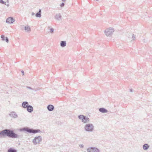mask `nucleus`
<instances>
[{
	"mask_svg": "<svg viewBox=\"0 0 152 152\" xmlns=\"http://www.w3.org/2000/svg\"><path fill=\"white\" fill-rule=\"evenodd\" d=\"M41 10L39 9L38 12L37 13L35 14V16L37 17L40 18L41 17Z\"/></svg>",
	"mask_w": 152,
	"mask_h": 152,
	"instance_id": "obj_15",
	"label": "nucleus"
},
{
	"mask_svg": "<svg viewBox=\"0 0 152 152\" xmlns=\"http://www.w3.org/2000/svg\"><path fill=\"white\" fill-rule=\"evenodd\" d=\"M130 92H132L133 91V90L132 89H130Z\"/></svg>",
	"mask_w": 152,
	"mask_h": 152,
	"instance_id": "obj_29",
	"label": "nucleus"
},
{
	"mask_svg": "<svg viewBox=\"0 0 152 152\" xmlns=\"http://www.w3.org/2000/svg\"><path fill=\"white\" fill-rule=\"evenodd\" d=\"M26 109L27 111L30 113H32L33 110V107L30 105H29Z\"/></svg>",
	"mask_w": 152,
	"mask_h": 152,
	"instance_id": "obj_11",
	"label": "nucleus"
},
{
	"mask_svg": "<svg viewBox=\"0 0 152 152\" xmlns=\"http://www.w3.org/2000/svg\"><path fill=\"white\" fill-rule=\"evenodd\" d=\"M0 3L4 4H6V2L4 1L3 0H0Z\"/></svg>",
	"mask_w": 152,
	"mask_h": 152,
	"instance_id": "obj_20",
	"label": "nucleus"
},
{
	"mask_svg": "<svg viewBox=\"0 0 152 152\" xmlns=\"http://www.w3.org/2000/svg\"><path fill=\"white\" fill-rule=\"evenodd\" d=\"M17 150L12 148H10L7 150V152H17Z\"/></svg>",
	"mask_w": 152,
	"mask_h": 152,
	"instance_id": "obj_16",
	"label": "nucleus"
},
{
	"mask_svg": "<svg viewBox=\"0 0 152 152\" xmlns=\"http://www.w3.org/2000/svg\"><path fill=\"white\" fill-rule=\"evenodd\" d=\"M132 36V38L133 40H135L136 39V37L135 35L134 34H132L131 35V36Z\"/></svg>",
	"mask_w": 152,
	"mask_h": 152,
	"instance_id": "obj_21",
	"label": "nucleus"
},
{
	"mask_svg": "<svg viewBox=\"0 0 152 152\" xmlns=\"http://www.w3.org/2000/svg\"><path fill=\"white\" fill-rule=\"evenodd\" d=\"M9 115L11 117L14 118H16L18 117V115L14 111L11 112Z\"/></svg>",
	"mask_w": 152,
	"mask_h": 152,
	"instance_id": "obj_9",
	"label": "nucleus"
},
{
	"mask_svg": "<svg viewBox=\"0 0 152 152\" xmlns=\"http://www.w3.org/2000/svg\"><path fill=\"white\" fill-rule=\"evenodd\" d=\"M19 130L20 132H26L30 134L33 133L34 134L39 133L41 132L40 130L39 129H34L27 127H24L20 129Z\"/></svg>",
	"mask_w": 152,
	"mask_h": 152,
	"instance_id": "obj_2",
	"label": "nucleus"
},
{
	"mask_svg": "<svg viewBox=\"0 0 152 152\" xmlns=\"http://www.w3.org/2000/svg\"><path fill=\"white\" fill-rule=\"evenodd\" d=\"M65 4L64 3H62L60 5V6L61 7H63L64 6Z\"/></svg>",
	"mask_w": 152,
	"mask_h": 152,
	"instance_id": "obj_24",
	"label": "nucleus"
},
{
	"mask_svg": "<svg viewBox=\"0 0 152 152\" xmlns=\"http://www.w3.org/2000/svg\"><path fill=\"white\" fill-rule=\"evenodd\" d=\"M79 146L80 148H83L84 147V145L82 144L80 145Z\"/></svg>",
	"mask_w": 152,
	"mask_h": 152,
	"instance_id": "obj_27",
	"label": "nucleus"
},
{
	"mask_svg": "<svg viewBox=\"0 0 152 152\" xmlns=\"http://www.w3.org/2000/svg\"><path fill=\"white\" fill-rule=\"evenodd\" d=\"M7 136L9 137L17 138L20 137V135L15 133L14 131L10 129H6L2 131H0V138Z\"/></svg>",
	"mask_w": 152,
	"mask_h": 152,
	"instance_id": "obj_1",
	"label": "nucleus"
},
{
	"mask_svg": "<svg viewBox=\"0 0 152 152\" xmlns=\"http://www.w3.org/2000/svg\"><path fill=\"white\" fill-rule=\"evenodd\" d=\"M39 90V88H37V90H35V91H36V90Z\"/></svg>",
	"mask_w": 152,
	"mask_h": 152,
	"instance_id": "obj_33",
	"label": "nucleus"
},
{
	"mask_svg": "<svg viewBox=\"0 0 152 152\" xmlns=\"http://www.w3.org/2000/svg\"><path fill=\"white\" fill-rule=\"evenodd\" d=\"M42 140V138L41 136L36 137L33 140L32 142L34 145H36L38 143H39Z\"/></svg>",
	"mask_w": 152,
	"mask_h": 152,
	"instance_id": "obj_6",
	"label": "nucleus"
},
{
	"mask_svg": "<svg viewBox=\"0 0 152 152\" xmlns=\"http://www.w3.org/2000/svg\"><path fill=\"white\" fill-rule=\"evenodd\" d=\"M22 105L23 107L25 109H26L29 105L28 102L26 101H25L23 102Z\"/></svg>",
	"mask_w": 152,
	"mask_h": 152,
	"instance_id": "obj_10",
	"label": "nucleus"
},
{
	"mask_svg": "<svg viewBox=\"0 0 152 152\" xmlns=\"http://www.w3.org/2000/svg\"><path fill=\"white\" fill-rule=\"evenodd\" d=\"M6 2L7 3H9V0H7V1H6Z\"/></svg>",
	"mask_w": 152,
	"mask_h": 152,
	"instance_id": "obj_31",
	"label": "nucleus"
},
{
	"mask_svg": "<svg viewBox=\"0 0 152 152\" xmlns=\"http://www.w3.org/2000/svg\"><path fill=\"white\" fill-rule=\"evenodd\" d=\"M79 119L81 120L82 122L84 123L87 124L89 122L90 119L87 117L83 115H80L78 116Z\"/></svg>",
	"mask_w": 152,
	"mask_h": 152,
	"instance_id": "obj_4",
	"label": "nucleus"
},
{
	"mask_svg": "<svg viewBox=\"0 0 152 152\" xmlns=\"http://www.w3.org/2000/svg\"><path fill=\"white\" fill-rule=\"evenodd\" d=\"M66 42L65 41H61L60 44V46L62 47H64L66 45Z\"/></svg>",
	"mask_w": 152,
	"mask_h": 152,
	"instance_id": "obj_17",
	"label": "nucleus"
},
{
	"mask_svg": "<svg viewBox=\"0 0 152 152\" xmlns=\"http://www.w3.org/2000/svg\"><path fill=\"white\" fill-rule=\"evenodd\" d=\"M21 27H22V28H23V27H24V26L23 25V26H21Z\"/></svg>",
	"mask_w": 152,
	"mask_h": 152,
	"instance_id": "obj_35",
	"label": "nucleus"
},
{
	"mask_svg": "<svg viewBox=\"0 0 152 152\" xmlns=\"http://www.w3.org/2000/svg\"><path fill=\"white\" fill-rule=\"evenodd\" d=\"M114 32V29L109 28L105 30L104 33L107 36H111Z\"/></svg>",
	"mask_w": 152,
	"mask_h": 152,
	"instance_id": "obj_5",
	"label": "nucleus"
},
{
	"mask_svg": "<svg viewBox=\"0 0 152 152\" xmlns=\"http://www.w3.org/2000/svg\"><path fill=\"white\" fill-rule=\"evenodd\" d=\"M35 15V13L34 12H32L31 13L32 15Z\"/></svg>",
	"mask_w": 152,
	"mask_h": 152,
	"instance_id": "obj_30",
	"label": "nucleus"
},
{
	"mask_svg": "<svg viewBox=\"0 0 152 152\" xmlns=\"http://www.w3.org/2000/svg\"><path fill=\"white\" fill-rule=\"evenodd\" d=\"M5 41L6 42H7V43H8V42H9V39H8V38L7 37H6L5 38Z\"/></svg>",
	"mask_w": 152,
	"mask_h": 152,
	"instance_id": "obj_25",
	"label": "nucleus"
},
{
	"mask_svg": "<svg viewBox=\"0 0 152 152\" xmlns=\"http://www.w3.org/2000/svg\"><path fill=\"white\" fill-rule=\"evenodd\" d=\"M62 1H66V0H62Z\"/></svg>",
	"mask_w": 152,
	"mask_h": 152,
	"instance_id": "obj_34",
	"label": "nucleus"
},
{
	"mask_svg": "<svg viewBox=\"0 0 152 152\" xmlns=\"http://www.w3.org/2000/svg\"><path fill=\"white\" fill-rule=\"evenodd\" d=\"M84 128V130L86 132H91L93 131L94 126L92 124L87 123L86 124Z\"/></svg>",
	"mask_w": 152,
	"mask_h": 152,
	"instance_id": "obj_3",
	"label": "nucleus"
},
{
	"mask_svg": "<svg viewBox=\"0 0 152 152\" xmlns=\"http://www.w3.org/2000/svg\"><path fill=\"white\" fill-rule=\"evenodd\" d=\"M99 112L103 113H107L108 112L107 109L103 107L99 108Z\"/></svg>",
	"mask_w": 152,
	"mask_h": 152,
	"instance_id": "obj_12",
	"label": "nucleus"
},
{
	"mask_svg": "<svg viewBox=\"0 0 152 152\" xmlns=\"http://www.w3.org/2000/svg\"><path fill=\"white\" fill-rule=\"evenodd\" d=\"M26 88H28V89H31V90H34V89L32 88L31 87H29V86H27L26 87Z\"/></svg>",
	"mask_w": 152,
	"mask_h": 152,
	"instance_id": "obj_26",
	"label": "nucleus"
},
{
	"mask_svg": "<svg viewBox=\"0 0 152 152\" xmlns=\"http://www.w3.org/2000/svg\"><path fill=\"white\" fill-rule=\"evenodd\" d=\"M24 27L25 30L26 32H29L31 31V28L29 26H25Z\"/></svg>",
	"mask_w": 152,
	"mask_h": 152,
	"instance_id": "obj_18",
	"label": "nucleus"
},
{
	"mask_svg": "<svg viewBox=\"0 0 152 152\" xmlns=\"http://www.w3.org/2000/svg\"><path fill=\"white\" fill-rule=\"evenodd\" d=\"M10 6V5L9 4H7V7H9Z\"/></svg>",
	"mask_w": 152,
	"mask_h": 152,
	"instance_id": "obj_32",
	"label": "nucleus"
},
{
	"mask_svg": "<svg viewBox=\"0 0 152 152\" xmlns=\"http://www.w3.org/2000/svg\"><path fill=\"white\" fill-rule=\"evenodd\" d=\"M21 73H22V75H24V71H23L22 70V71H21Z\"/></svg>",
	"mask_w": 152,
	"mask_h": 152,
	"instance_id": "obj_28",
	"label": "nucleus"
},
{
	"mask_svg": "<svg viewBox=\"0 0 152 152\" xmlns=\"http://www.w3.org/2000/svg\"><path fill=\"white\" fill-rule=\"evenodd\" d=\"M61 16L60 13L56 14L55 16V19L57 20L60 21L61 20Z\"/></svg>",
	"mask_w": 152,
	"mask_h": 152,
	"instance_id": "obj_14",
	"label": "nucleus"
},
{
	"mask_svg": "<svg viewBox=\"0 0 152 152\" xmlns=\"http://www.w3.org/2000/svg\"><path fill=\"white\" fill-rule=\"evenodd\" d=\"M50 32L51 33H53L54 31V29L53 28H51L50 29Z\"/></svg>",
	"mask_w": 152,
	"mask_h": 152,
	"instance_id": "obj_23",
	"label": "nucleus"
},
{
	"mask_svg": "<svg viewBox=\"0 0 152 152\" xmlns=\"http://www.w3.org/2000/svg\"><path fill=\"white\" fill-rule=\"evenodd\" d=\"M48 110L50 111H52L54 109V106L51 104L48 105L47 107Z\"/></svg>",
	"mask_w": 152,
	"mask_h": 152,
	"instance_id": "obj_13",
	"label": "nucleus"
},
{
	"mask_svg": "<svg viewBox=\"0 0 152 152\" xmlns=\"http://www.w3.org/2000/svg\"><path fill=\"white\" fill-rule=\"evenodd\" d=\"M15 21L13 18L12 17H9L6 20V22L8 23H13Z\"/></svg>",
	"mask_w": 152,
	"mask_h": 152,
	"instance_id": "obj_8",
	"label": "nucleus"
},
{
	"mask_svg": "<svg viewBox=\"0 0 152 152\" xmlns=\"http://www.w3.org/2000/svg\"><path fill=\"white\" fill-rule=\"evenodd\" d=\"M149 145L147 144H144L143 145V148L144 150H147L149 148Z\"/></svg>",
	"mask_w": 152,
	"mask_h": 152,
	"instance_id": "obj_19",
	"label": "nucleus"
},
{
	"mask_svg": "<svg viewBox=\"0 0 152 152\" xmlns=\"http://www.w3.org/2000/svg\"><path fill=\"white\" fill-rule=\"evenodd\" d=\"M87 150V152H99V149L95 147L89 148Z\"/></svg>",
	"mask_w": 152,
	"mask_h": 152,
	"instance_id": "obj_7",
	"label": "nucleus"
},
{
	"mask_svg": "<svg viewBox=\"0 0 152 152\" xmlns=\"http://www.w3.org/2000/svg\"><path fill=\"white\" fill-rule=\"evenodd\" d=\"M1 38L2 40L3 41L5 40V37L4 35H1Z\"/></svg>",
	"mask_w": 152,
	"mask_h": 152,
	"instance_id": "obj_22",
	"label": "nucleus"
}]
</instances>
